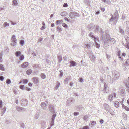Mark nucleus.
I'll return each mask as SVG.
<instances>
[{"instance_id": "6e6d98bb", "label": "nucleus", "mask_w": 129, "mask_h": 129, "mask_svg": "<svg viewBox=\"0 0 129 129\" xmlns=\"http://www.w3.org/2000/svg\"><path fill=\"white\" fill-rule=\"evenodd\" d=\"M118 15H116V16L114 18V20H116L117 19Z\"/></svg>"}, {"instance_id": "864d4df0", "label": "nucleus", "mask_w": 129, "mask_h": 129, "mask_svg": "<svg viewBox=\"0 0 129 129\" xmlns=\"http://www.w3.org/2000/svg\"><path fill=\"white\" fill-rule=\"evenodd\" d=\"M6 110V108L5 107H4L2 109V111L3 112H4L5 113Z\"/></svg>"}, {"instance_id": "f8f14e48", "label": "nucleus", "mask_w": 129, "mask_h": 129, "mask_svg": "<svg viewBox=\"0 0 129 129\" xmlns=\"http://www.w3.org/2000/svg\"><path fill=\"white\" fill-rule=\"evenodd\" d=\"M95 27V25L92 23L89 24L88 26V28L89 29H93Z\"/></svg>"}, {"instance_id": "338daca9", "label": "nucleus", "mask_w": 129, "mask_h": 129, "mask_svg": "<svg viewBox=\"0 0 129 129\" xmlns=\"http://www.w3.org/2000/svg\"><path fill=\"white\" fill-rule=\"evenodd\" d=\"M104 121L103 119H101L100 120V122L101 124H102L104 123Z\"/></svg>"}, {"instance_id": "13d9d810", "label": "nucleus", "mask_w": 129, "mask_h": 129, "mask_svg": "<svg viewBox=\"0 0 129 129\" xmlns=\"http://www.w3.org/2000/svg\"><path fill=\"white\" fill-rule=\"evenodd\" d=\"M90 37H91V38H93L94 40V41H95V40L96 39V38L95 37L94 35V34L93 35L91 36Z\"/></svg>"}, {"instance_id": "1a4fd4ad", "label": "nucleus", "mask_w": 129, "mask_h": 129, "mask_svg": "<svg viewBox=\"0 0 129 129\" xmlns=\"http://www.w3.org/2000/svg\"><path fill=\"white\" fill-rule=\"evenodd\" d=\"M96 122L95 121H91L89 123L90 126L91 127H93L96 124Z\"/></svg>"}, {"instance_id": "2eb2a0df", "label": "nucleus", "mask_w": 129, "mask_h": 129, "mask_svg": "<svg viewBox=\"0 0 129 129\" xmlns=\"http://www.w3.org/2000/svg\"><path fill=\"white\" fill-rule=\"evenodd\" d=\"M57 58L58 62L60 63L62 60V56L60 55L58 56Z\"/></svg>"}, {"instance_id": "9d476101", "label": "nucleus", "mask_w": 129, "mask_h": 129, "mask_svg": "<svg viewBox=\"0 0 129 129\" xmlns=\"http://www.w3.org/2000/svg\"><path fill=\"white\" fill-rule=\"evenodd\" d=\"M105 35H104L102 34V39L104 40L107 39L109 36L108 34L107 33H106Z\"/></svg>"}, {"instance_id": "ea45409f", "label": "nucleus", "mask_w": 129, "mask_h": 129, "mask_svg": "<svg viewBox=\"0 0 129 129\" xmlns=\"http://www.w3.org/2000/svg\"><path fill=\"white\" fill-rule=\"evenodd\" d=\"M11 81L9 79H7V80L6 81V82L8 84H9L11 83Z\"/></svg>"}, {"instance_id": "3c124183", "label": "nucleus", "mask_w": 129, "mask_h": 129, "mask_svg": "<svg viewBox=\"0 0 129 129\" xmlns=\"http://www.w3.org/2000/svg\"><path fill=\"white\" fill-rule=\"evenodd\" d=\"M95 41L96 43V47L97 48H99L100 46V45L99 44H98V43H96V40Z\"/></svg>"}, {"instance_id": "49530a36", "label": "nucleus", "mask_w": 129, "mask_h": 129, "mask_svg": "<svg viewBox=\"0 0 129 129\" xmlns=\"http://www.w3.org/2000/svg\"><path fill=\"white\" fill-rule=\"evenodd\" d=\"M62 26L66 28H67L68 26L67 25L64 23H63L62 24Z\"/></svg>"}, {"instance_id": "f257e3e1", "label": "nucleus", "mask_w": 129, "mask_h": 129, "mask_svg": "<svg viewBox=\"0 0 129 129\" xmlns=\"http://www.w3.org/2000/svg\"><path fill=\"white\" fill-rule=\"evenodd\" d=\"M12 42L11 43L10 45L12 46H14L16 45L17 44V39L15 38V36L13 35L12 37Z\"/></svg>"}, {"instance_id": "39448f33", "label": "nucleus", "mask_w": 129, "mask_h": 129, "mask_svg": "<svg viewBox=\"0 0 129 129\" xmlns=\"http://www.w3.org/2000/svg\"><path fill=\"white\" fill-rule=\"evenodd\" d=\"M125 65L126 66V67L124 69V70H126V69H129V59L127 60L126 61L125 63Z\"/></svg>"}, {"instance_id": "c03bdc74", "label": "nucleus", "mask_w": 129, "mask_h": 129, "mask_svg": "<svg viewBox=\"0 0 129 129\" xmlns=\"http://www.w3.org/2000/svg\"><path fill=\"white\" fill-rule=\"evenodd\" d=\"M57 83H58L57 85L56 86L55 88L57 89L59 87L60 85V83H59L58 81L57 82Z\"/></svg>"}, {"instance_id": "f704fd0d", "label": "nucleus", "mask_w": 129, "mask_h": 129, "mask_svg": "<svg viewBox=\"0 0 129 129\" xmlns=\"http://www.w3.org/2000/svg\"><path fill=\"white\" fill-rule=\"evenodd\" d=\"M3 56V52H1L0 53V62H2V56Z\"/></svg>"}, {"instance_id": "37998d69", "label": "nucleus", "mask_w": 129, "mask_h": 129, "mask_svg": "<svg viewBox=\"0 0 129 129\" xmlns=\"http://www.w3.org/2000/svg\"><path fill=\"white\" fill-rule=\"evenodd\" d=\"M59 72H60V77H61L63 74V72L61 70L59 71Z\"/></svg>"}, {"instance_id": "5701e85b", "label": "nucleus", "mask_w": 129, "mask_h": 129, "mask_svg": "<svg viewBox=\"0 0 129 129\" xmlns=\"http://www.w3.org/2000/svg\"><path fill=\"white\" fill-rule=\"evenodd\" d=\"M122 107L123 108L126 110L127 111H129V108L127 106H125L123 104L122 105Z\"/></svg>"}, {"instance_id": "7c9ffc66", "label": "nucleus", "mask_w": 129, "mask_h": 129, "mask_svg": "<svg viewBox=\"0 0 129 129\" xmlns=\"http://www.w3.org/2000/svg\"><path fill=\"white\" fill-rule=\"evenodd\" d=\"M119 102L118 101H116L114 103V105L116 108H118L119 106Z\"/></svg>"}, {"instance_id": "e2e57ef3", "label": "nucleus", "mask_w": 129, "mask_h": 129, "mask_svg": "<svg viewBox=\"0 0 129 129\" xmlns=\"http://www.w3.org/2000/svg\"><path fill=\"white\" fill-rule=\"evenodd\" d=\"M83 127L84 129H89V127L87 126H85Z\"/></svg>"}, {"instance_id": "ddd939ff", "label": "nucleus", "mask_w": 129, "mask_h": 129, "mask_svg": "<svg viewBox=\"0 0 129 129\" xmlns=\"http://www.w3.org/2000/svg\"><path fill=\"white\" fill-rule=\"evenodd\" d=\"M70 63L71 64L70 65V66L71 67V66H75L77 65V63L75 62L74 61L71 60L70 61Z\"/></svg>"}, {"instance_id": "6e6552de", "label": "nucleus", "mask_w": 129, "mask_h": 129, "mask_svg": "<svg viewBox=\"0 0 129 129\" xmlns=\"http://www.w3.org/2000/svg\"><path fill=\"white\" fill-rule=\"evenodd\" d=\"M54 107L53 105H50L49 106V109L51 112H54Z\"/></svg>"}, {"instance_id": "473e14b6", "label": "nucleus", "mask_w": 129, "mask_h": 129, "mask_svg": "<svg viewBox=\"0 0 129 129\" xmlns=\"http://www.w3.org/2000/svg\"><path fill=\"white\" fill-rule=\"evenodd\" d=\"M20 44L22 46L24 44V41L23 40H20Z\"/></svg>"}, {"instance_id": "603ef678", "label": "nucleus", "mask_w": 129, "mask_h": 129, "mask_svg": "<svg viewBox=\"0 0 129 129\" xmlns=\"http://www.w3.org/2000/svg\"><path fill=\"white\" fill-rule=\"evenodd\" d=\"M74 16L75 17V16H78L79 15V14L74 12Z\"/></svg>"}, {"instance_id": "cd10ccee", "label": "nucleus", "mask_w": 129, "mask_h": 129, "mask_svg": "<svg viewBox=\"0 0 129 129\" xmlns=\"http://www.w3.org/2000/svg\"><path fill=\"white\" fill-rule=\"evenodd\" d=\"M109 42L108 41V40H107L105 41L104 43V45L106 46H107L110 45V44L108 43Z\"/></svg>"}, {"instance_id": "4c0bfd02", "label": "nucleus", "mask_w": 129, "mask_h": 129, "mask_svg": "<svg viewBox=\"0 0 129 129\" xmlns=\"http://www.w3.org/2000/svg\"><path fill=\"white\" fill-rule=\"evenodd\" d=\"M114 20L113 16L112 15V17L111 18H110L109 21V22L110 23V22L113 21Z\"/></svg>"}, {"instance_id": "de8ad7c7", "label": "nucleus", "mask_w": 129, "mask_h": 129, "mask_svg": "<svg viewBox=\"0 0 129 129\" xmlns=\"http://www.w3.org/2000/svg\"><path fill=\"white\" fill-rule=\"evenodd\" d=\"M20 127L24 129L25 126L24 125V124L22 123H21L20 124Z\"/></svg>"}, {"instance_id": "f3484780", "label": "nucleus", "mask_w": 129, "mask_h": 129, "mask_svg": "<svg viewBox=\"0 0 129 129\" xmlns=\"http://www.w3.org/2000/svg\"><path fill=\"white\" fill-rule=\"evenodd\" d=\"M28 63L27 62H26L22 64L21 67L23 68H25L27 67L28 65Z\"/></svg>"}, {"instance_id": "c756f323", "label": "nucleus", "mask_w": 129, "mask_h": 129, "mask_svg": "<svg viewBox=\"0 0 129 129\" xmlns=\"http://www.w3.org/2000/svg\"><path fill=\"white\" fill-rule=\"evenodd\" d=\"M124 38L125 39V40L127 42V43L129 42V37L127 36L126 35L124 36Z\"/></svg>"}, {"instance_id": "4be33fe9", "label": "nucleus", "mask_w": 129, "mask_h": 129, "mask_svg": "<svg viewBox=\"0 0 129 129\" xmlns=\"http://www.w3.org/2000/svg\"><path fill=\"white\" fill-rule=\"evenodd\" d=\"M32 66L34 68H38L40 67V65L38 64H34Z\"/></svg>"}, {"instance_id": "4468645a", "label": "nucleus", "mask_w": 129, "mask_h": 129, "mask_svg": "<svg viewBox=\"0 0 129 129\" xmlns=\"http://www.w3.org/2000/svg\"><path fill=\"white\" fill-rule=\"evenodd\" d=\"M41 106L43 109H45L46 108V104L44 102L42 103L41 104Z\"/></svg>"}, {"instance_id": "20e7f679", "label": "nucleus", "mask_w": 129, "mask_h": 129, "mask_svg": "<svg viewBox=\"0 0 129 129\" xmlns=\"http://www.w3.org/2000/svg\"><path fill=\"white\" fill-rule=\"evenodd\" d=\"M73 102V98H69L67 101L66 104L67 106H69L71 105Z\"/></svg>"}, {"instance_id": "bf43d9fd", "label": "nucleus", "mask_w": 129, "mask_h": 129, "mask_svg": "<svg viewBox=\"0 0 129 129\" xmlns=\"http://www.w3.org/2000/svg\"><path fill=\"white\" fill-rule=\"evenodd\" d=\"M2 100H0V108H1L2 107Z\"/></svg>"}, {"instance_id": "c9c22d12", "label": "nucleus", "mask_w": 129, "mask_h": 129, "mask_svg": "<svg viewBox=\"0 0 129 129\" xmlns=\"http://www.w3.org/2000/svg\"><path fill=\"white\" fill-rule=\"evenodd\" d=\"M56 23L57 25L59 26L61 24V23L60 21V20H57L56 21Z\"/></svg>"}, {"instance_id": "0eeeda50", "label": "nucleus", "mask_w": 129, "mask_h": 129, "mask_svg": "<svg viewBox=\"0 0 129 129\" xmlns=\"http://www.w3.org/2000/svg\"><path fill=\"white\" fill-rule=\"evenodd\" d=\"M108 88V87L107 85L105 83H104V89L103 91H104L105 93H107L108 92L107 90Z\"/></svg>"}, {"instance_id": "09e8293b", "label": "nucleus", "mask_w": 129, "mask_h": 129, "mask_svg": "<svg viewBox=\"0 0 129 129\" xmlns=\"http://www.w3.org/2000/svg\"><path fill=\"white\" fill-rule=\"evenodd\" d=\"M24 85H21L20 86V88L22 90H23L24 88Z\"/></svg>"}, {"instance_id": "a18cd8bd", "label": "nucleus", "mask_w": 129, "mask_h": 129, "mask_svg": "<svg viewBox=\"0 0 129 129\" xmlns=\"http://www.w3.org/2000/svg\"><path fill=\"white\" fill-rule=\"evenodd\" d=\"M54 125V121H52L50 124V126L51 127Z\"/></svg>"}, {"instance_id": "b1692460", "label": "nucleus", "mask_w": 129, "mask_h": 129, "mask_svg": "<svg viewBox=\"0 0 129 129\" xmlns=\"http://www.w3.org/2000/svg\"><path fill=\"white\" fill-rule=\"evenodd\" d=\"M26 73L27 75H29L32 73V70L31 69H29L27 71Z\"/></svg>"}, {"instance_id": "aec40b11", "label": "nucleus", "mask_w": 129, "mask_h": 129, "mask_svg": "<svg viewBox=\"0 0 129 129\" xmlns=\"http://www.w3.org/2000/svg\"><path fill=\"white\" fill-rule=\"evenodd\" d=\"M74 12H72L70 13L69 14V17L71 18V19H72L74 16Z\"/></svg>"}, {"instance_id": "423d86ee", "label": "nucleus", "mask_w": 129, "mask_h": 129, "mask_svg": "<svg viewBox=\"0 0 129 129\" xmlns=\"http://www.w3.org/2000/svg\"><path fill=\"white\" fill-rule=\"evenodd\" d=\"M108 41L109 42L108 43L110 45L114 44L115 42V40L114 38H110L108 40Z\"/></svg>"}, {"instance_id": "774afa93", "label": "nucleus", "mask_w": 129, "mask_h": 129, "mask_svg": "<svg viewBox=\"0 0 129 129\" xmlns=\"http://www.w3.org/2000/svg\"><path fill=\"white\" fill-rule=\"evenodd\" d=\"M106 58H107L108 59L109 58H110V55H108V54H106Z\"/></svg>"}, {"instance_id": "e433bc0d", "label": "nucleus", "mask_w": 129, "mask_h": 129, "mask_svg": "<svg viewBox=\"0 0 129 129\" xmlns=\"http://www.w3.org/2000/svg\"><path fill=\"white\" fill-rule=\"evenodd\" d=\"M69 80V79L68 78H66L64 80V83L65 84H67Z\"/></svg>"}, {"instance_id": "f03ea898", "label": "nucleus", "mask_w": 129, "mask_h": 129, "mask_svg": "<svg viewBox=\"0 0 129 129\" xmlns=\"http://www.w3.org/2000/svg\"><path fill=\"white\" fill-rule=\"evenodd\" d=\"M103 107L106 110L110 112L111 114L113 115V113L110 112L112 110L108 104L106 103H104L103 105Z\"/></svg>"}, {"instance_id": "69168bd1", "label": "nucleus", "mask_w": 129, "mask_h": 129, "mask_svg": "<svg viewBox=\"0 0 129 129\" xmlns=\"http://www.w3.org/2000/svg\"><path fill=\"white\" fill-rule=\"evenodd\" d=\"M4 77L3 76H0V80L1 81H3L4 80Z\"/></svg>"}, {"instance_id": "7ed1b4c3", "label": "nucleus", "mask_w": 129, "mask_h": 129, "mask_svg": "<svg viewBox=\"0 0 129 129\" xmlns=\"http://www.w3.org/2000/svg\"><path fill=\"white\" fill-rule=\"evenodd\" d=\"M112 73L114 76L115 78H116L117 79H118L120 76V74L119 72L115 71H113Z\"/></svg>"}, {"instance_id": "58836bf2", "label": "nucleus", "mask_w": 129, "mask_h": 129, "mask_svg": "<svg viewBox=\"0 0 129 129\" xmlns=\"http://www.w3.org/2000/svg\"><path fill=\"white\" fill-rule=\"evenodd\" d=\"M22 81L23 83L25 84L27 83L28 82V81L27 79H24Z\"/></svg>"}, {"instance_id": "4d7b16f0", "label": "nucleus", "mask_w": 129, "mask_h": 129, "mask_svg": "<svg viewBox=\"0 0 129 129\" xmlns=\"http://www.w3.org/2000/svg\"><path fill=\"white\" fill-rule=\"evenodd\" d=\"M99 26H96V29L95 30L96 32L98 31L99 30Z\"/></svg>"}, {"instance_id": "a211bd4d", "label": "nucleus", "mask_w": 129, "mask_h": 129, "mask_svg": "<svg viewBox=\"0 0 129 129\" xmlns=\"http://www.w3.org/2000/svg\"><path fill=\"white\" fill-rule=\"evenodd\" d=\"M89 57L91 60H92L93 61H95V58L94 56L91 53Z\"/></svg>"}, {"instance_id": "0e129e2a", "label": "nucleus", "mask_w": 129, "mask_h": 129, "mask_svg": "<svg viewBox=\"0 0 129 129\" xmlns=\"http://www.w3.org/2000/svg\"><path fill=\"white\" fill-rule=\"evenodd\" d=\"M79 114L78 112H75L74 113V115L75 116H77Z\"/></svg>"}, {"instance_id": "6ab92c4d", "label": "nucleus", "mask_w": 129, "mask_h": 129, "mask_svg": "<svg viewBox=\"0 0 129 129\" xmlns=\"http://www.w3.org/2000/svg\"><path fill=\"white\" fill-rule=\"evenodd\" d=\"M24 108L22 107H17V110L19 112H21L23 110Z\"/></svg>"}, {"instance_id": "dca6fc26", "label": "nucleus", "mask_w": 129, "mask_h": 129, "mask_svg": "<svg viewBox=\"0 0 129 129\" xmlns=\"http://www.w3.org/2000/svg\"><path fill=\"white\" fill-rule=\"evenodd\" d=\"M18 0H13L12 5L14 6H17L18 4L17 2Z\"/></svg>"}, {"instance_id": "412c9836", "label": "nucleus", "mask_w": 129, "mask_h": 129, "mask_svg": "<svg viewBox=\"0 0 129 129\" xmlns=\"http://www.w3.org/2000/svg\"><path fill=\"white\" fill-rule=\"evenodd\" d=\"M21 54L20 51H16L15 53V55L16 57H19L21 55Z\"/></svg>"}, {"instance_id": "680f3d73", "label": "nucleus", "mask_w": 129, "mask_h": 129, "mask_svg": "<svg viewBox=\"0 0 129 129\" xmlns=\"http://www.w3.org/2000/svg\"><path fill=\"white\" fill-rule=\"evenodd\" d=\"M25 89L28 91H30L31 90V89L30 88H29L28 87H26Z\"/></svg>"}, {"instance_id": "bb28decb", "label": "nucleus", "mask_w": 129, "mask_h": 129, "mask_svg": "<svg viewBox=\"0 0 129 129\" xmlns=\"http://www.w3.org/2000/svg\"><path fill=\"white\" fill-rule=\"evenodd\" d=\"M113 96L112 94H110L108 96V99L110 101H112Z\"/></svg>"}, {"instance_id": "72a5a7b5", "label": "nucleus", "mask_w": 129, "mask_h": 129, "mask_svg": "<svg viewBox=\"0 0 129 129\" xmlns=\"http://www.w3.org/2000/svg\"><path fill=\"white\" fill-rule=\"evenodd\" d=\"M0 69L2 71H4L5 68L0 63Z\"/></svg>"}, {"instance_id": "a878e982", "label": "nucleus", "mask_w": 129, "mask_h": 129, "mask_svg": "<svg viewBox=\"0 0 129 129\" xmlns=\"http://www.w3.org/2000/svg\"><path fill=\"white\" fill-rule=\"evenodd\" d=\"M122 116L123 119L125 120L127 119V115L126 114L124 113H123L122 114Z\"/></svg>"}, {"instance_id": "79ce46f5", "label": "nucleus", "mask_w": 129, "mask_h": 129, "mask_svg": "<svg viewBox=\"0 0 129 129\" xmlns=\"http://www.w3.org/2000/svg\"><path fill=\"white\" fill-rule=\"evenodd\" d=\"M24 56L23 55H21L20 56V59L21 60H22L24 59Z\"/></svg>"}, {"instance_id": "2f4dec72", "label": "nucleus", "mask_w": 129, "mask_h": 129, "mask_svg": "<svg viewBox=\"0 0 129 129\" xmlns=\"http://www.w3.org/2000/svg\"><path fill=\"white\" fill-rule=\"evenodd\" d=\"M9 24L6 22L4 23L3 24V26L4 27H6V26H9Z\"/></svg>"}, {"instance_id": "052dcab7", "label": "nucleus", "mask_w": 129, "mask_h": 129, "mask_svg": "<svg viewBox=\"0 0 129 129\" xmlns=\"http://www.w3.org/2000/svg\"><path fill=\"white\" fill-rule=\"evenodd\" d=\"M88 118V117L87 116H84V117L83 118V119L84 120L86 121V120H87Z\"/></svg>"}, {"instance_id": "5fc2aeb1", "label": "nucleus", "mask_w": 129, "mask_h": 129, "mask_svg": "<svg viewBox=\"0 0 129 129\" xmlns=\"http://www.w3.org/2000/svg\"><path fill=\"white\" fill-rule=\"evenodd\" d=\"M126 34H129V27H127L126 30Z\"/></svg>"}, {"instance_id": "9b49d317", "label": "nucleus", "mask_w": 129, "mask_h": 129, "mask_svg": "<svg viewBox=\"0 0 129 129\" xmlns=\"http://www.w3.org/2000/svg\"><path fill=\"white\" fill-rule=\"evenodd\" d=\"M32 79L33 80V82L35 84H36L39 82V79L37 77H34Z\"/></svg>"}, {"instance_id": "c85d7f7f", "label": "nucleus", "mask_w": 129, "mask_h": 129, "mask_svg": "<svg viewBox=\"0 0 129 129\" xmlns=\"http://www.w3.org/2000/svg\"><path fill=\"white\" fill-rule=\"evenodd\" d=\"M67 14V12L65 11L61 13V15L63 16H66Z\"/></svg>"}, {"instance_id": "393cba45", "label": "nucleus", "mask_w": 129, "mask_h": 129, "mask_svg": "<svg viewBox=\"0 0 129 129\" xmlns=\"http://www.w3.org/2000/svg\"><path fill=\"white\" fill-rule=\"evenodd\" d=\"M40 76L43 79H44L46 78V76L44 73H42L41 74Z\"/></svg>"}, {"instance_id": "8fccbe9b", "label": "nucleus", "mask_w": 129, "mask_h": 129, "mask_svg": "<svg viewBox=\"0 0 129 129\" xmlns=\"http://www.w3.org/2000/svg\"><path fill=\"white\" fill-rule=\"evenodd\" d=\"M119 29L120 31V32L122 34H123V33H124V30L123 29H121V28H120V27Z\"/></svg>"}, {"instance_id": "a19ab883", "label": "nucleus", "mask_w": 129, "mask_h": 129, "mask_svg": "<svg viewBox=\"0 0 129 129\" xmlns=\"http://www.w3.org/2000/svg\"><path fill=\"white\" fill-rule=\"evenodd\" d=\"M57 29L58 31L59 32H60L62 31L61 29L59 26H58L57 27Z\"/></svg>"}]
</instances>
